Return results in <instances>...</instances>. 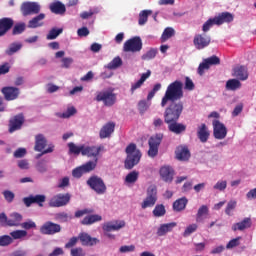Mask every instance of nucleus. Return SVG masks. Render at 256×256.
Wrapping results in <instances>:
<instances>
[{
  "instance_id": "obj_23",
  "label": "nucleus",
  "mask_w": 256,
  "mask_h": 256,
  "mask_svg": "<svg viewBox=\"0 0 256 256\" xmlns=\"http://www.w3.org/2000/svg\"><path fill=\"white\" fill-rule=\"evenodd\" d=\"M166 125H168V130L171 133H175V135H181V133H185V131H187V125L178 123L177 121L166 123Z\"/></svg>"
},
{
  "instance_id": "obj_27",
  "label": "nucleus",
  "mask_w": 256,
  "mask_h": 256,
  "mask_svg": "<svg viewBox=\"0 0 256 256\" xmlns=\"http://www.w3.org/2000/svg\"><path fill=\"white\" fill-rule=\"evenodd\" d=\"M174 227H177V223L175 222L160 225V227L157 230L158 237H163L167 235V233H171Z\"/></svg>"
},
{
  "instance_id": "obj_49",
  "label": "nucleus",
  "mask_w": 256,
  "mask_h": 256,
  "mask_svg": "<svg viewBox=\"0 0 256 256\" xmlns=\"http://www.w3.org/2000/svg\"><path fill=\"white\" fill-rule=\"evenodd\" d=\"M10 236L12 239H24V237H27V231L26 230L12 231L10 233Z\"/></svg>"
},
{
  "instance_id": "obj_64",
  "label": "nucleus",
  "mask_w": 256,
  "mask_h": 256,
  "mask_svg": "<svg viewBox=\"0 0 256 256\" xmlns=\"http://www.w3.org/2000/svg\"><path fill=\"white\" fill-rule=\"evenodd\" d=\"M71 256H85L83 248H72Z\"/></svg>"
},
{
  "instance_id": "obj_50",
  "label": "nucleus",
  "mask_w": 256,
  "mask_h": 256,
  "mask_svg": "<svg viewBox=\"0 0 256 256\" xmlns=\"http://www.w3.org/2000/svg\"><path fill=\"white\" fill-rule=\"evenodd\" d=\"M20 227H22V229H25L26 231H29V229H37V224L35 223V221L28 219L23 222Z\"/></svg>"
},
{
  "instance_id": "obj_26",
  "label": "nucleus",
  "mask_w": 256,
  "mask_h": 256,
  "mask_svg": "<svg viewBox=\"0 0 256 256\" xmlns=\"http://www.w3.org/2000/svg\"><path fill=\"white\" fill-rule=\"evenodd\" d=\"M234 77L239 79L240 81H247L249 78V73L247 72V67L245 66H237L234 68Z\"/></svg>"
},
{
  "instance_id": "obj_15",
  "label": "nucleus",
  "mask_w": 256,
  "mask_h": 256,
  "mask_svg": "<svg viewBox=\"0 0 256 256\" xmlns=\"http://www.w3.org/2000/svg\"><path fill=\"white\" fill-rule=\"evenodd\" d=\"M61 231V226L53 222H46L40 227V233L42 235H55Z\"/></svg>"
},
{
  "instance_id": "obj_39",
  "label": "nucleus",
  "mask_w": 256,
  "mask_h": 256,
  "mask_svg": "<svg viewBox=\"0 0 256 256\" xmlns=\"http://www.w3.org/2000/svg\"><path fill=\"white\" fill-rule=\"evenodd\" d=\"M149 15H153V11L152 10H142L139 13L138 24L139 25H145V23H147V21L149 19Z\"/></svg>"
},
{
  "instance_id": "obj_43",
  "label": "nucleus",
  "mask_w": 256,
  "mask_h": 256,
  "mask_svg": "<svg viewBox=\"0 0 256 256\" xmlns=\"http://www.w3.org/2000/svg\"><path fill=\"white\" fill-rule=\"evenodd\" d=\"M175 35V30L171 27H168L164 30L161 36V42L165 43V41H168V39H171Z\"/></svg>"
},
{
  "instance_id": "obj_46",
  "label": "nucleus",
  "mask_w": 256,
  "mask_h": 256,
  "mask_svg": "<svg viewBox=\"0 0 256 256\" xmlns=\"http://www.w3.org/2000/svg\"><path fill=\"white\" fill-rule=\"evenodd\" d=\"M236 208H237V201L235 200L229 201L225 209L226 215L231 217V215H233V211H235Z\"/></svg>"
},
{
  "instance_id": "obj_48",
  "label": "nucleus",
  "mask_w": 256,
  "mask_h": 256,
  "mask_svg": "<svg viewBox=\"0 0 256 256\" xmlns=\"http://www.w3.org/2000/svg\"><path fill=\"white\" fill-rule=\"evenodd\" d=\"M204 61L206 62L208 67H211V65H221V59L216 55L206 58L204 59Z\"/></svg>"
},
{
  "instance_id": "obj_40",
  "label": "nucleus",
  "mask_w": 256,
  "mask_h": 256,
  "mask_svg": "<svg viewBox=\"0 0 256 256\" xmlns=\"http://www.w3.org/2000/svg\"><path fill=\"white\" fill-rule=\"evenodd\" d=\"M61 33H63V28H52L46 35V39L47 41H53L57 39V36L61 35Z\"/></svg>"
},
{
  "instance_id": "obj_19",
  "label": "nucleus",
  "mask_w": 256,
  "mask_h": 256,
  "mask_svg": "<svg viewBox=\"0 0 256 256\" xmlns=\"http://www.w3.org/2000/svg\"><path fill=\"white\" fill-rule=\"evenodd\" d=\"M175 156L178 161H189L191 159V151H189V147L180 145L175 150Z\"/></svg>"
},
{
  "instance_id": "obj_63",
  "label": "nucleus",
  "mask_w": 256,
  "mask_h": 256,
  "mask_svg": "<svg viewBox=\"0 0 256 256\" xmlns=\"http://www.w3.org/2000/svg\"><path fill=\"white\" fill-rule=\"evenodd\" d=\"M153 126L155 129H162L165 126V122H163V119L161 118H154Z\"/></svg>"
},
{
  "instance_id": "obj_35",
  "label": "nucleus",
  "mask_w": 256,
  "mask_h": 256,
  "mask_svg": "<svg viewBox=\"0 0 256 256\" xmlns=\"http://www.w3.org/2000/svg\"><path fill=\"white\" fill-rule=\"evenodd\" d=\"M187 203H189V200H187L185 197L176 200L173 203L174 211H177V212L184 211L185 207H187Z\"/></svg>"
},
{
  "instance_id": "obj_59",
  "label": "nucleus",
  "mask_w": 256,
  "mask_h": 256,
  "mask_svg": "<svg viewBox=\"0 0 256 256\" xmlns=\"http://www.w3.org/2000/svg\"><path fill=\"white\" fill-rule=\"evenodd\" d=\"M214 189H216L217 191H225L227 189V181H225V180L218 181L214 185Z\"/></svg>"
},
{
  "instance_id": "obj_7",
  "label": "nucleus",
  "mask_w": 256,
  "mask_h": 256,
  "mask_svg": "<svg viewBox=\"0 0 256 256\" xmlns=\"http://www.w3.org/2000/svg\"><path fill=\"white\" fill-rule=\"evenodd\" d=\"M147 196L141 203L142 209H147L150 207H155V203H157V186L150 185L147 189Z\"/></svg>"
},
{
  "instance_id": "obj_47",
  "label": "nucleus",
  "mask_w": 256,
  "mask_h": 256,
  "mask_svg": "<svg viewBox=\"0 0 256 256\" xmlns=\"http://www.w3.org/2000/svg\"><path fill=\"white\" fill-rule=\"evenodd\" d=\"M204 215H209V207L207 205H202L196 214V220L201 221V218L204 217Z\"/></svg>"
},
{
  "instance_id": "obj_6",
  "label": "nucleus",
  "mask_w": 256,
  "mask_h": 256,
  "mask_svg": "<svg viewBox=\"0 0 256 256\" xmlns=\"http://www.w3.org/2000/svg\"><path fill=\"white\" fill-rule=\"evenodd\" d=\"M141 49H143V40L139 36L128 39L123 45L124 53H139Z\"/></svg>"
},
{
  "instance_id": "obj_57",
  "label": "nucleus",
  "mask_w": 256,
  "mask_h": 256,
  "mask_svg": "<svg viewBox=\"0 0 256 256\" xmlns=\"http://www.w3.org/2000/svg\"><path fill=\"white\" fill-rule=\"evenodd\" d=\"M197 224H190L184 231L183 237H189L192 233H195L197 231Z\"/></svg>"
},
{
  "instance_id": "obj_3",
  "label": "nucleus",
  "mask_w": 256,
  "mask_h": 256,
  "mask_svg": "<svg viewBox=\"0 0 256 256\" xmlns=\"http://www.w3.org/2000/svg\"><path fill=\"white\" fill-rule=\"evenodd\" d=\"M183 101L170 102L164 111V123H173V121H179L183 113Z\"/></svg>"
},
{
  "instance_id": "obj_33",
  "label": "nucleus",
  "mask_w": 256,
  "mask_h": 256,
  "mask_svg": "<svg viewBox=\"0 0 256 256\" xmlns=\"http://www.w3.org/2000/svg\"><path fill=\"white\" fill-rule=\"evenodd\" d=\"M102 220H103V217H101V215L92 214V215L85 216L82 219L81 224L82 225H93V223H99V221H102Z\"/></svg>"
},
{
  "instance_id": "obj_24",
  "label": "nucleus",
  "mask_w": 256,
  "mask_h": 256,
  "mask_svg": "<svg viewBox=\"0 0 256 256\" xmlns=\"http://www.w3.org/2000/svg\"><path fill=\"white\" fill-rule=\"evenodd\" d=\"M23 221V215L17 212H13L8 218V227H21Z\"/></svg>"
},
{
  "instance_id": "obj_32",
  "label": "nucleus",
  "mask_w": 256,
  "mask_h": 256,
  "mask_svg": "<svg viewBox=\"0 0 256 256\" xmlns=\"http://www.w3.org/2000/svg\"><path fill=\"white\" fill-rule=\"evenodd\" d=\"M50 207H63L65 205V194H57L49 201Z\"/></svg>"
},
{
  "instance_id": "obj_60",
  "label": "nucleus",
  "mask_w": 256,
  "mask_h": 256,
  "mask_svg": "<svg viewBox=\"0 0 256 256\" xmlns=\"http://www.w3.org/2000/svg\"><path fill=\"white\" fill-rule=\"evenodd\" d=\"M59 89H61V87H59L53 83L46 84V91L48 93H57V91H59Z\"/></svg>"
},
{
  "instance_id": "obj_51",
  "label": "nucleus",
  "mask_w": 256,
  "mask_h": 256,
  "mask_svg": "<svg viewBox=\"0 0 256 256\" xmlns=\"http://www.w3.org/2000/svg\"><path fill=\"white\" fill-rule=\"evenodd\" d=\"M213 25H217L215 18H209L202 26L203 33H207V31H209Z\"/></svg>"
},
{
  "instance_id": "obj_25",
  "label": "nucleus",
  "mask_w": 256,
  "mask_h": 256,
  "mask_svg": "<svg viewBox=\"0 0 256 256\" xmlns=\"http://www.w3.org/2000/svg\"><path fill=\"white\" fill-rule=\"evenodd\" d=\"M216 25H223V23H231L234 19L233 14L230 12H222L218 16L214 17Z\"/></svg>"
},
{
  "instance_id": "obj_4",
  "label": "nucleus",
  "mask_w": 256,
  "mask_h": 256,
  "mask_svg": "<svg viewBox=\"0 0 256 256\" xmlns=\"http://www.w3.org/2000/svg\"><path fill=\"white\" fill-rule=\"evenodd\" d=\"M87 185L90 186L92 191H95L97 195H105L107 193V185H105V181L103 178L99 176H92L87 180Z\"/></svg>"
},
{
  "instance_id": "obj_62",
  "label": "nucleus",
  "mask_w": 256,
  "mask_h": 256,
  "mask_svg": "<svg viewBox=\"0 0 256 256\" xmlns=\"http://www.w3.org/2000/svg\"><path fill=\"white\" fill-rule=\"evenodd\" d=\"M91 213H93V209H83V210H78L75 212V217L79 218V217H83V215H91Z\"/></svg>"
},
{
  "instance_id": "obj_44",
  "label": "nucleus",
  "mask_w": 256,
  "mask_h": 256,
  "mask_svg": "<svg viewBox=\"0 0 256 256\" xmlns=\"http://www.w3.org/2000/svg\"><path fill=\"white\" fill-rule=\"evenodd\" d=\"M157 53L158 51L156 48H151L145 54L142 55V60L151 61V59H155V57H157Z\"/></svg>"
},
{
  "instance_id": "obj_34",
  "label": "nucleus",
  "mask_w": 256,
  "mask_h": 256,
  "mask_svg": "<svg viewBox=\"0 0 256 256\" xmlns=\"http://www.w3.org/2000/svg\"><path fill=\"white\" fill-rule=\"evenodd\" d=\"M49 9L52 13H55L56 15H61L63 11H65V5L63 3L56 1L50 4Z\"/></svg>"
},
{
  "instance_id": "obj_16",
  "label": "nucleus",
  "mask_w": 256,
  "mask_h": 256,
  "mask_svg": "<svg viewBox=\"0 0 256 256\" xmlns=\"http://www.w3.org/2000/svg\"><path fill=\"white\" fill-rule=\"evenodd\" d=\"M126 223L125 220H114L110 222H106L102 229L106 233H111V231H119L125 227Z\"/></svg>"
},
{
  "instance_id": "obj_29",
  "label": "nucleus",
  "mask_w": 256,
  "mask_h": 256,
  "mask_svg": "<svg viewBox=\"0 0 256 256\" xmlns=\"http://www.w3.org/2000/svg\"><path fill=\"white\" fill-rule=\"evenodd\" d=\"M252 225L251 218H244L243 221L233 224L232 231H245Z\"/></svg>"
},
{
  "instance_id": "obj_14",
  "label": "nucleus",
  "mask_w": 256,
  "mask_h": 256,
  "mask_svg": "<svg viewBox=\"0 0 256 256\" xmlns=\"http://www.w3.org/2000/svg\"><path fill=\"white\" fill-rule=\"evenodd\" d=\"M104 147L103 146H83L82 149V155L86 157H93L94 161L97 159L99 161V154L101 151H103Z\"/></svg>"
},
{
  "instance_id": "obj_53",
  "label": "nucleus",
  "mask_w": 256,
  "mask_h": 256,
  "mask_svg": "<svg viewBox=\"0 0 256 256\" xmlns=\"http://www.w3.org/2000/svg\"><path fill=\"white\" fill-rule=\"evenodd\" d=\"M13 243V238L9 235L0 236V246L7 247V245H11Z\"/></svg>"
},
{
  "instance_id": "obj_54",
  "label": "nucleus",
  "mask_w": 256,
  "mask_h": 256,
  "mask_svg": "<svg viewBox=\"0 0 256 256\" xmlns=\"http://www.w3.org/2000/svg\"><path fill=\"white\" fill-rule=\"evenodd\" d=\"M239 241H241V237L240 236L230 240L228 242V244L226 245V249H233L235 247H239V245H241V242H239Z\"/></svg>"
},
{
  "instance_id": "obj_17",
  "label": "nucleus",
  "mask_w": 256,
  "mask_h": 256,
  "mask_svg": "<svg viewBox=\"0 0 256 256\" xmlns=\"http://www.w3.org/2000/svg\"><path fill=\"white\" fill-rule=\"evenodd\" d=\"M23 123H25V118L23 114H18L10 119L9 122V132L15 133V131H19L21 127H23Z\"/></svg>"
},
{
  "instance_id": "obj_58",
  "label": "nucleus",
  "mask_w": 256,
  "mask_h": 256,
  "mask_svg": "<svg viewBox=\"0 0 256 256\" xmlns=\"http://www.w3.org/2000/svg\"><path fill=\"white\" fill-rule=\"evenodd\" d=\"M24 31H25V24L24 23L17 24L13 28V34L14 35H21V33L24 32Z\"/></svg>"
},
{
  "instance_id": "obj_13",
  "label": "nucleus",
  "mask_w": 256,
  "mask_h": 256,
  "mask_svg": "<svg viewBox=\"0 0 256 256\" xmlns=\"http://www.w3.org/2000/svg\"><path fill=\"white\" fill-rule=\"evenodd\" d=\"M159 174L164 183H173L175 169H173L170 165H164L160 168Z\"/></svg>"
},
{
  "instance_id": "obj_56",
  "label": "nucleus",
  "mask_w": 256,
  "mask_h": 256,
  "mask_svg": "<svg viewBox=\"0 0 256 256\" xmlns=\"http://www.w3.org/2000/svg\"><path fill=\"white\" fill-rule=\"evenodd\" d=\"M210 66L207 64L205 60L198 66V75L203 76L205 75V71L209 70Z\"/></svg>"
},
{
  "instance_id": "obj_20",
  "label": "nucleus",
  "mask_w": 256,
  "mask_h": 256,
  "mask_svg": "<svg viewBox=\"0 0 256 256\" xmlns=\"http://www.w3.org/2000/svg\"><path fill=\"white\" fill-rule=\"evenodd\" d=\"M210 136L211 132L209 131V127H207V124L202 123L197 126V137L201 143H207Z\"/></svg>"
},
{
  "instance_id": "obj_21",
  "label": "nucleus",
  "mask_w": 256,
  "mask_h": 256,
  "mask_svg": "<svg viewBox=\"0 0 256 256\" xmlns=\"http://www.w3.org/2000/svg\"><path fill=\"white\" fill-rule=\"evenodd\" d=\"M115 132V123L114 122H108L106 123L99 132L100 139H109L111 135Z\"/></svg>"
},
{
  "instance_id": "obj_9",
  "label": "nucleus",
  "mask_w": 256,
  "mask_h": 256,
  "mask_svg": "<svg viewBox=\"0 0 256 256\" xmlns=\"http://www.w3.org/2000/svg\"><path fill=\"white\" fill-rule=\"evenodd\" d=\"M95 167H97V159L93 161H88L84 165L75 168L72 171V175L76 179H81V177H83L85 173H91V171H94Z\"/></svg>"
},
{
  "instance_id": "obj_28",
  "label": "nucleus",
  "mask_w": 256,
  "mask_h": 256,
  "mask_svg": "<svg viewBox=\"0 0 256 256\" xmlns=\"http://www.w3.org/2000/svg\"><path fill=\"white\" fill-rule=\"evenodd\" d=\"M13 27V19L2 18L0 19V37H3Z\"/></svg>"
},
{
  "instance_id": "obj_37",
  "label": "nucleus",
  "mask_w": 256,
  "mask_h": 256,
  "mask_svg": "<svg viewBox=\"0 0 256 256\" xmlns=\"http://www.w3.org/2000/svg\"><path fill=\"white\" fill-rule=\"evenodd\" d=\"M226 89L228 91H237V89H241V81L237 79H230L226 82Z\"/></svg>"
},
{
  "instance_id": "obj_5",
  "label": "nucleus",
  "mask_w": 256,
  "mask_h": 256,
  "mask_svg": "<svg viewBox=\"0 0 256 256\" xmlns=\"http://www.w3.org/2000/svg\"><path fill=\"white\" fill-rule=\"evenodd\" d=\"M162 141H163V133H157L155 135H152L149 138L148 156H150L152 159H154V157H157V155H159V146L161 145Z\"/></svg>"
},
{
  "instance_id": "obj_61",
  "label": "nucleus",
  "mask_w": 256,
  "mask_h": 256,
  "mask_svg": "<svg viewBox=\"0 0 256 256\" xmlns=\"http://www.w3.org/2000/svg\"><path fill=\"white\" fill-rule=\"evenodd\" d=\"M73 115H77V108L70 106L66 109L65 118L69 119V117H73Z\"/></svg>"
},
{
  "instance_id": "obj_30",
  "label": "nucleus",
  "mask_w": 256,
  "mask_h": 256,
  "mask_svg": "<svg viewBox=\"0 0 256 256\" xmlns=\"http://www.w3.org/2000/svg\"><path fill=\"white\" fill-rule=\"evenodd\" d=\"M43 19H45V14L40 13L38 16L32 18L28 22V27L30 29H37V27H43Z\"/></svg>"
},
{
  "instance_id": "obj_42",
  "label": "nucleus",
  "mask_w": 256,
  "mask_h": 256,
  "mask_svg": "<svg viewBox=\"0 0 256 256\" xmlns=\"http://www.w3.org/2000/svg\"><path fill=\"white\" fill-rule=\"evenodd\" d=\"M121 65H123V60L121 59V57L117 56L110 63H108L107 69H119Z\"/></svg>"
},
{
  "instance_id": "obj_2",
  "label": "nucleus",
  "mask_w": 256,
  "mask_h": 256,
  "mask_svg": "<svg viewBox=\"0 0 256 256\" xmlns=\"http://www.w3.org/2000/svg\"><path fill=\"white\" fill-rule=\"evenodd\" d=\"M126 159L124 161L125 169L131 170L135 165H139V161H141V150L137 149V144L130 143L126 149Z\"/></svg>"
},
{
  "instance_id": "obj_45",
  "label": "nucleus",
  "mask_w": 256,
  "mask_h": 256,
  "mask_svg": "<svg viewBox=\"0 0 256 256\" xmlns=\"http://www.w3.org/2000/svg\"><path fill=\"white\" fill-rule=\"evenodd\" d=\"M138 179H139V172L134 170L126 175L125 182L126 183H137Z\"/></svg>"
},
{
  "instance_id": "obj_22",
  "label": "nucleus",
  "mask_w": 256,
  "mask_h": 256,
  "mask_svg": "<svg viewBox=\"0 0 256 256\" xmlns=\"http://www.w3.org/2000/svg\"><path fill=\"white\" fill-rule=\"evenodd\" d=\"M78 239L81 241V244L86 247H93L99 243V239L91 237V235L86 232H82L78 235Z\"/></svg>"
},
{
  "instance_id": "obj_38",
  "label": "nucleus",
  "mask_w": 256,
  "mask_h": 256,
  "mask_svg": "<svg viewBox=\"0 0 256 256\" xmlns=\"http://www.w3.org/2000/svg\"><path fill=\"white\" fill-rule=\"evenodd\" d=\"M83 147H84V145L77 146V145H75V143L70 142V143H68L69 154L70 155H79L81 153V155H83Z\"/></svg>"
},
{
  "instance_id": "obj_11",
  "label": "nucleus",
  "mask_w": 256,
  "mask_h": 256,
  "mask_svg": "<svg viewBox=\"0 0 256 256\" xmlns=\"http://www.w3.org/2000/svg\"><path fill=\"white\" fill-rule=\"evenodd\" d=\"M24 17L27 15H37L41 11V5L38 2H24L21 6Z\"/></svg>"
},
{
  "instance_id": "obj_10",
  "label": "nucleus",
  "mask_w": 256,
  "mask_h": 256,
  "mask_svg": "<svg viewBox=\"0 0 256 256\" xmlns=\"http://www.w3.org/2000/svg\"><path fill=\"white\" fill-rule=\"evenodd\" d=\"M193 45L196 49L201 51L211 45V36L207 35V33L196 34L193 39Z\"/></svg>"
},
{
  "instance_id": "obj_8",
  "label": "nucleus",
  "mask_w": 256,
  "mask_h": 256,
  "mask_svg": "<svg viewBox=\"0 0 256 256\" xmlns=\"http://www.w3.org/2000/svg\"><path fill=\"white\" fill-rule=\"evenodd\" d=\"M96 101H102L105 107H113L117 101V94L113 93V91H101L97 93Z\"/></svg>"
},
{
  "instance_id": "obj_36",
  "label": "nucleus",
  "mask_w": 256,
  "mask_h": 256,
  "mask_svg": "<svg viewBox=\"0 0 256 256\" xmlns=\"http://www.w3.org/2000/svg\"><path fill=\"white\" fill-rule=\"evenodd\" d=\"M23 48V44L21 42H14L9 45L8 49L6 50V55H15L18 51H21Z\"/></svg>"
},
{
  "instance_id": "obj_31",
  "label": "nucleus",
  "mask_w": 256,
  "mask_h": 256,
  "mask_svg": "<svg viewBox=\"0 0 256 256\" xmlns=\"http://www.w3.org/2000/svg\"><path fill=\"white\" fill-rule=\"evenodd\" d=\"M47 147V139L42 134H38L35 136V151L41 152L43 149Z\"/></svg>"
},
{
  "instance_id": "obj_52",
  "label": "nucleus",
  "mask_w": 256,
  "mask_h": 256,
  "mask_svg": "<svg viewBox=\"0 0 256 256\" xmlns=\"http://www.w3.org/2000/svg\"><path fill=\"white\" fill-rule=\"evenodd\" d=\"M147 109H149V104H147V100H140L138 102V111L140 115H144Z\"/></svg>"
},
{
  "instance_id": "obj_1",
  "label": "nucleus",
  "mask_w": 256,
  "mask_h": 256,
  "mask_svg": "<svg viewBox=\"0 0 256 256\" xmlns=\"http://www.w3.org/2000/svg\"><path fill=\"white\" fill-rule=\"evenodd\" d=\"M183 95V82L176 80L168 85L160 105L166 107L169 101L170 103H179Z\"/></svg>"
},
{
  "instance_id": "obj_55",
  "label": "nucleus",
  "mask_w": 256,
  "mask_h": 256,
  "mask_svg": "<svg viewBox=\"0 0 256 256\" xmlns=\"http://www.w3.org/2000/svg\"><path fill=\"white\" fill-rule=\"evenodd\" d=\"M36 169L39 173H47V162L45 160H40L36 164Z\"/></svg>"
},
{
  "instance_id": "obj_12",
  "label": "nucleus",
  "mask_w": 256,
  "mask_h": 256,
  "mask_svg": "<svg viewBox=\"0 0 256 256\" xmlns=\"http://www.w3.org/2000/svg\"><path fill=\"white\" fill-rule=\"evenodd\" d=\"M213 136L215 139H225L227 137V127L219 120H213Z\"/></svg>"
},
{
  "instance_id": "obj_41",
  "label": "nucleus",
  "mask_w": 256,
  "mask_h": 256,
  "mask_svg": "<svg viewBox=\"0 0 256 256\" xmlns=\"http://www.w3.org/2000/svg\"><path fill=\"white\" fill-rule=\"evenodd\" d=\"M167 213V210L165 209V205L158 204L155 206V208L152 211V214L155 217H164V215Z\"/></svg>"
},
{
  "instance_id": "obj_18",
  "label": "nucleus",
  "mask_w": 256,
  "mask_h": 256,
  "mask_svg": "<svg viewBox=\"0 0 256 256\" xmlns=\"http://www.w3.org/2000/svg\"><path fill=\"white\" fill-rule=\"evenodd\" d=\"M1 93L4 95V99H6V101H15L21 92L17 87L8 86L2 88Z\"/></svg>"
}]
</instances>
